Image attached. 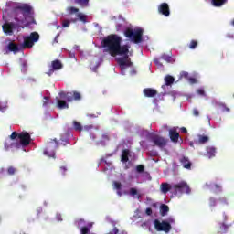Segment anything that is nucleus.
Listing matches in <instances>:
<instances>
[{
    "label": "nucleus",
    "instance_id": "obj_4",
    "mask_svg": "<svg viewBox=\"0 0 234 234\" xmlns=\"http://www.w3.org/2000/svg\"><path fill=\"white\" fill-rule=\"evenodd\" d=\"M173 195H191V187L186 181H180L177 184H172Z\"/></svg>",
    "mask_w": 234,
    "mask_h": 234
},
{
    "label": "nucleus",
    "instance_id": "obj_12",
    "mask_svg": "<svg viewBox=\"0 0 234 234\" xmlns=\"http://www.w3.org/2000/svg\"><path fill=\"white\" fill-rule=\"evenodd\" d=\"M130 48H131L130 45L126 44V45L122 46V44H119L113 53V57L114 56H123V54H129Z\"/></svg>",
    "mask_w": 234,
    "mask_h": 234
},
{
    "label": "nucleus",
    "instance_id": "obj_17",
    "mask_svg": "<svg viewBox=\"0 0 234 234\" xmlns=\"http://www.w3.org/2000/svg\"><path fill=\"white\" fill-rule=\"evenodd\" d=\"M143 94L145 98H154L158 94V91L153 88H145L143 90Z\"/></svg>",
    "mask_w": 234,
    "mask_h": 234
},
{
    "label": "nucleus",
    "instance_id": "obj_9",
    "mask_svg": "<svg viewBox=\"0 0 234 234\" xmlns=\"http://www.w3.org/2000/svg\"><path fill=\"white\" fill-rule=\"evenodd\" d=\"M123 58H117V63L121 69V70H125L128 67H133V62H131V58H129V53L122 54Z\"/></svg>",
    "mask_w": 234,
    "mask_h": 234
},
{
    "label": "nucleus",
    "instance_id": "obj_34",
    "mask_svg": "<svg viewBox=\"0 0 234 234\" xmlns=\"http://www.w3.org/2000/svg\"><path fill=\"white\" fill-rule=\"evenodd\" d=\"M218 202L220 206H228V199L226 197H219Z\"/></svg>",
    "mask_w": 234,
    "mask_h": 234
},
{
    "label": "nucleus",
    "instance_id": "obj_29",
    "mask_svg": "<svg viewBox=\"0 0 234 234\" xmlns=\"http://www.w3.org/2000/svg\"><path fill=\"white\" fill-rule=\"evenodd\" d=\"M73 129H75L79 133H81V131H83V126L78 121H73Z\"/></svg>",
    "mask_w": 234,
    "mask_h": 234
},
{
    "label": "nucleus",
    "instance_id": "obj_36",
    "mask_svg": "<svg viewBox=\"0 0 234 234\" xmlns=\"http://www.w3.org/2000/svg\"><path fill=\"white\" fill-rule=\"evenodd\" d=\"M27 69H28V63H27V61H23L21 63V71L27 72Z\"/></svg>",
    "mask_w": 234,
    "mask_h": 234
},
{
    "label": "nucleus",
    "instance_id": "obj_5",
    "mask_svg": "<svg viewBox=\"0 0 234 234\" xmlns=\"http://www.w3.org/2000/svg\"><path fill=\"white\" fill-rule=\"evenodd\" d=\"M39 41V33L32 32L30 36L24 37V42L22 44L23 48H32L35 43Z\"/></svg>",
    "mask_w": 234,
    "mask_h": 234
},
{
    "label": "nucleus",
    "instance_id": "obj_40",
    "mask_svg": "<svg viewBox=\"0 0 234 234\" xmlns=\"http://www.w3.org/2000/svg\"><path fill=\"white\" fill-rule=\"evenodd\" d=\"M136 171L137 173H144V171H145V166L139 165L136 166Z\"/></svg>",
    "mask_w": 234,
    "mask_h": 234
},
{
    "label": "nucleus",
    "instance_id": "obj_28",
    "mask_svg": "<svg viewBox=\"0 0 234 234\" xmlns=\"http://www.w3.org/2000/svg\"><path fill=\"white\" fill-rule=\"evenodd\" d=\"M226 3H228V0H212V5L216 7H220Z\"/></svg>",
    "mask_w": 234,
    "mask_h": 234
},
{
    "label": "nucleus",
    "instance_id": "obj_8",
    "mask_svg": "<svg viewBox=\"0 0 234 234\" xmlns=\"http://www.w3.org/2000/svg\"><path fill=\"white\" fill-rule=\"evenodd\" d=\"M154 227L156 229V231H165V233H169L171 231L172 228L171 223L167 221H162L158 219L154 220Z\"/></svg>",
    "mask_w": 234,
    "mask_h": 234
},
{
    "label": "nucleus",
    "instance_id": "obj_19",
    "mask_svg": "<svg viewBox=\"0 0 234 234\" xmlns=\"http://www.w3.org/2000/svg\"><path fill=\"white\" fill-rule=\"evenodd\" d=\"M172 187H173V184L169 185L168 183H162L160 186V189L164 193V195H167V193H169V191H171V193H173Z\"/></svg>",
    "mask_w": 234,
    "mask_h": 234
},
{
    "label": "nucleus",
    "instance_id": "obj_26",
    "mask_svg": "<svg viewBox=\"0 0 234 234\" xmlns=\"http://www.w3.org/2000/svg\"><path fill=\"white\" fill-rule=\"evenodd\" d=\"M165 82L166 87L173 85V83H175V77H173L171 75H166L165 77Z\"/></svg>",
    "mask_w": 234,
    "mask_h": 234
},
{
    "label": "nucleus",
    "instance_id": "obj_60",
    "mask_svg": "<svg viewBox=\"0 0 234 234\" xmlns=\"http://www.w3.org/2000/svg\"><path fill=\"white\" fill-rule=\"evenodd\" d=\"M231 25L232 27H234V19L231 21Z\"/></svg>",
    "mask_w": 234,
    "mask_h": 234
},
{
    "label": "nucleus",
    "instance_id": "obj_15",
    "mask_svg": "<svg viewBox=\"0 0 234 234\" xmlns=\"http://www.w3.org/2000/svg\"><path fill=\"white\" fill-rule=\"evenodd\" d=\"M4 147H5V151H10L14 148L19 149L20 144L17 142H12V140L7 139L4 144Z\"/></svg>",
    "mask_w": 234,
    "mask_h": 234
},
{
    "label": "nucleus",
    "instance_id": "obj_58",
    "mask_svg": "<svg viewBox=\"0 0 234 234\" xmlns=\"http://www.w3.org/2000/svg\"><path fill=\"white\" fill-rule=\"evenodd\" d=\"M168 221H169V222H171V223L173 224V223L175 222V219H173V218H169V219H168Z\"/></svg>",
    "mask_w": 234,
    "mask_h": 234
},
{
    "label": "nucleus",
    "instance_id": "obj_43",
    "mask_svg": "<svg viewBox=\"0 0 234 234\" xmlns=\"http://www.w3.org/2000/svg\"><path fill=\"white\" fill-rule=\"evenodd\" d=\"M131 197H136L138 195V190L136 188H130Z\"/></svg>",
    "mask_w": 234,
    "mask_h": 234
},
{
    "label": "nucleus",
    "instance_id": "obj_31",
    "mask_svg": "<svg viewBox=\"0 0 234 234\" xmlns=\"http://www.w3.org/2000/svg\"><path fill=\"white\" fill-rule=\"evenodd\" d=\"M218 107L221 109L223 112H229L230 109L226 106L225 103H218Z\"/></svg>",
    "mask_w": 234,
    "mask_h": 234
},
{
    "label": "nucleus",
    "instance_id": "obj_55",
    "mask_svg": "<svg viewBox=\"0 0 234 234\" xmlns=\"http://www.w3.org/2000/svg\"><path fill=\"white\" fill-rule=\"evenodd\" d=\"M92 125H86L84 126V131H90V129H92Z\"/></svg>",
    "mask_w": 234,
    "mask_h": 234
},
{
    "label": "nucleus",
    "instance_id": "obj_30",
    "mask_svg": "<svg viewBox=\"0 0 234 234\" xmlns=\"http://www.w3.org/2000/svg\"><path fill=\"white\" fill-rule=\"evenodd\" d=\"M209 137L207 135H198V144H207Z\"/></svg>",
    "mask_w": 234,
    "mask_h": 234
},
{
    "label": "nucleus",
    "instance_id": "obj_35",
    "mask_svg": "<svg viewBox=\"0 0 234 234\" xmlns=\"http://www.w3.org/2000/svg\"><path fill=\"white\" fill-rule=\"evenodd\" d=\"M161 59H163L164 61H166V63H171V56L169 55L163 54L161 56Z\"/></svg>",
    "mask_w": 234,
    "mask_h": 234
},
{
    "label": "nucleus",
    "instance_id": "obj_2",
    "mask_svg": "<svg viewBox=\"0 0 234 234\" xmlns=\"http://www.w3.org/2000/svg\"><path fill=\"white\" fill-rule=\"evenodd\" d=\"M118 45H122V37L116 34L107 36L101 43V47L104 48V52H109L112 56H114Z\"/></svg>",
    "mask_w": 234,
    "mask_h": 234
},
{
    "label": "nucleus",
    "instance_id": "obj_21",
    "mask_svg": "<svg viewBox=\"0 0 234 234\" xmlns=\"http://www.w3.org/2000/svg\"><path fill=\"white\" fill-rule=\"evenodd\" d=\"M18 10H21L24 14H31L32 12V6H30L28 4H24L17 7Z\"/></svg>",
    "mask_w": 234,
    "mask_h": 234
},
{
    "label": "nucleus",
    "instance_id": "obj_38",
    "mask_svg": "<svg viewBox=\"0 0 234 234\" xmlns=\"http://www.w3.org/2000/svg\"><path fill=\"white\" fill-rule=\"evenodd\" d=\"M70 23H72V21L64 19V20L62 21V27H63V28H67V27H70Z\"/></svg>",
    "mask_w": 234,
    "mask_h": 234
},
{
    "label": "nucleus",
    "instance_id": "obj_1",
    "mask_svg": "<svg viewBox=\"0 0 234 234\" xmlns=\"http://www.w3.org/2000/svg\"><path fill=\"white\" fill-rule=\"evenodd\" d=\"M58 97H56L57 101V107L58 109L63 110V109H69V103L75 101L81 100V94L78 91H72V92H65L61 91L58 93ZM67 101L69 103H67Z\"/></svg>",
    "mask_w": 234,
    "mask_h": 234
},
{
    "label": "nucleus",
    "instance_id": "obj_6",
    "mask_svg": "<svg viewBox=\"0 0 234 234\" xmlns=\"http://www.w3.org/2000/svg\"><path fill=\"white\" fill-rule=\"evenodd\" d=\"M67 12L69 16H72L73 14H77V18H71V23H77L78 19L79 21H81V23H87V15L83 13H78L80 12V9L77 7L69 6L67 8Z\"/></svg>",
    "mask_w": 234,
    "mask_h": 234
},
{
    "label": "nucleus",
    "instance_id": "obj_16",
    "mask_svg": "<svg viewBox=\"0 0 234 234\" xmlns=\"http://www.w3.org/2000/svg\"><path fill=\"white\" fill-rule=\"evenodd\" d=\"M15 27H16V24H14L12 22L11 23H5L2 27L5 34H9V36H12Z\"/></svg>",
    "mask_w": 234,
    "mask_h": 234
},
{
    "label": "nucleus",
    "instance_id": "obj_11",
    "mask_svg": "<svg viewBox=\"0 0 234 234\" xmlns=\"http://www.w3.org/2000/svg\"><path fill=\"white\" fill-rule=\"evenodd\" d=\"M18 140L20 142L19 145H22V147H28V145H30V142H32V138L28 132H21L19 133Z\"/></svg>",
    "mask_w": 234,
    "mask_h": 234
},
{
    "label": "nucleus",
    "instance_id": "obj_42",
    "mask_svg": "<svg viewBox=\"0 0 234 234\" xmlns=\"http://www.w3.org/2000/svg\"><path fill=\"white\" fill-rule=\"evenodd\" d=\"M60 140H61L62 145H67V144H70V140L68 137L66 138L61 137Z\"/></svg>",
    "mask_w": 234,
    "mask_h": 234
},
{
    "label": "nucleus",
    "instance_id": "obj_27",
    "mask_svg": "<svg viewBox=\"0 0 234 234\" xmlns=\"http://www.w3.org/2000/svg\"><path fill=\"white\" fill-rule=\"evenodd\" d=\"M160 213H161L162 217H165V215H167V213H169V206H167L165 204H162L160 206Z\"/></svg>",
    "mask_w": 234,
    "mask_h": 234
},
{
    "label": "nucleus",
    "instance_id": "obj_51",
    "mask_svg": "<svg viewBox=\"0 0 234 234\" xmlns=\"http://www.w3.org/2000/svg\"><path fill=\"white\" fill-rule=\"evenodd\" d=\"M215 188L217 189V191H218L219 193L222 191V186L218 184H215Z\"/></svg>",
    "mask_w": 234,
    "mask_h": 234
},
{
    "label": "nucleus",
    "instance_id": "obj_24",
    "mask_svg": "<svg viewBox=\"0 0 234 234\" xmlns=\"http://www.w3.org/2000/svg\"><path fill=\"white\" fill-rule=\"evenodd\" d=\"M7 48L9 52H14L15 54H16V52H19V46H17V44L14 42H10L7 46Z\"/></svg>",
    "mask_w": 234,
    "mask_h": 234
},
{
    "label": "nucleus",
    "instance_id": "obj_47",
    "mask_svg": "<svg viewBox=\"0 0 234 234\" xmlns=\"http://www.w3.org/2000/svg\"><path fill=\"white\" fill-rule=\"evenodd\" d=\"M59 171H60V175L64 176L67 173V167L60 166Z\"/></svg>",
    "mask_w": 234,
    "mask_h": 234
},
{
    "label": "nucleus",
    "instance_id": "obj_3",
    "mask_svg": "<svg viewBox=\"0 0 234 234\" xmlns=\"http://www.w3.org/2000/svg\"><path fill=\"white\" fill-rule=\"evenodd\" d=\"M124 36L133 43L138 45V43H142V41H144V29L135 28L133 30V28L128 27L124 31Z\"/></svg>",
    "mask_w": 234,
    "mask_h": 234
},
{
    "label": "nucleus",
    "instance_id": "obj_50",
    "mask_svg": "<svg viewBox=\"0 0 234 234\" xmlns=\"http://www.w3.org/2000/svg\"><path fill=\"white\" fill-rule=\"evenodd\" d=\"M146 215L151 216L153 215V209L151 207L146 208L145 210Z\"/></svg>",
    "mask_w": 234,
    "mask_h": 234
},
{
    "label": "nucleus",
    "instance_id": "obj_56",
    "mask_svg": "<svg viewBox=\"0 0 234 234\" xmlns=\"http://www.w3.org/2000/svg\"><path fill=\"white\" fill-rule=\"evenodd\" d=\"M181 132L186 134L187 133V128L182 127Z\"/></svg>",
    "mask_w": 234,
    "mask_h": 234
},
{
    "label": "nucleus",
    "instance_id": "obj_59",
    "mask_svg": "<svg viewBox=\"0 0 234 234\" xmlns=\"http://www.w3.org/2000/svg\"><path fill=\"white\" fill-rule=\"evenodd\" d=\"M114 233L118 234V229L117 228L114 229Z\"/></svg>",
    "mask_w": 234,
    "mask_h": 234
},
{
    "label": "nucleus",
    "instance_id": "obj_33",
    "mask_svg": "<svg viewBox=\"0 0 234 234\" xmlns=\"http://www.w3.org/2000/svg\"><path fill=\"white\" fill-rule=\"evenodd\" d=\"M197 47H198V42L197 40H191L189 44V48H191L192 50H195Z\"/></svg>",
    "mask_w": 234,
    "mask_h": 234
},
{
    "label": "nucleus",
    "instance_id": "obj_41",
    "mask_svg": "<svg viewBox=\"0 0 234 234\" xmlns=\"http://www.w3.org/2000/svg\"><path fill=\"white\" fill-rule=\"evenodd\" d=\"M113 186H114L115 189H117V191H120V189H122V183H120L118 181H114Z\"/></svg>",
    "mask_w": 234,
    "mask_h": 234
},
{
    "label": "nucleus",
    "instance_id": "obj_23",
    "mask_svg": "<svg viewBox=\"0 0 234 234\" xmlns=\"http://www.w3.org/2000/svg\"><path fill=\"white\" fill-rule=\"evenodd\" d=\"M206 151L207 158H213L215 157V154L217 153V148H215L214 146H207Z\"/></svg>",
    "mask_w": 234,
    "mask_h": 234
},
{
    "label": "nucleus",
    "instance_id": "obj_13",
    "mask_svg": "<svg viewBox=\"0 0 234 234\" xmlns=\"http://www.w3.org/2000/svg\"><path fill=\"white\" fill-rule=\"evenodd\" d=\"M169 137L171 142L174 144H178V140L180 139V133H178L176 127H173L169 130Z\"/></svg>",
    "mask_w": 234,
    "mask_h": 234
},
{
    "label": "nucleus",
    "instance_id": "obj_14",
    "mask_svg": "<svg viewBox=\"0 0 234 234\" xmlns=\"http://www.w3.org/2000/svg\"><path fill=\"white\" fill-rule=\"evenodd\" d=\"M158 12L159 14H162V16H165V17H169L171 11L169 10V5L167 3H162L158 6Z\"/></svg>",
    "mask_w": 234,
    "mask_h": 234
},
{
    "label": "nucleus",
    "instance_id": "obj_57",
    "mask_svg": "<svg viewBox=\"0 0 234 234\" xmlns=\"http://www.w3.org/2000/svg\"><path fill=\"white\" fill-rule=\"evenodd\" d=\"M57 218H58V220H63V219L61 218V215H59V214L57 215Z\"/></svg>",
    "mask_w": 234,
    "mask_h": 234
},
{
    "label": "nucleus",
    "instance_id": "obj_52",
    "mask_svg": "<svg viewBox=\"0 0 234 234\" xmlns=\"http://www.w3.org/2000/svg\"><path fill=\"white\" fill-rule=\"evenodd\" d=\"M193 115H194V116H200V112H198L197 109H194V110H193Z\"/></svg>",
    "mask_w": 234,
    "mask_h": 234
},
{
    "label": "nucleus",
    "instance_id": "obj_45",
    "mask_svg": "<svg viewBox=\"0 0 234 234\" xmlns=\"http://www.w3.org/2000/svg\"><path fill=\"white\" fill-rule=\"evenodd\" d=\"M197 93L199 94V96H206V91L204 90V89H198L197 90Z\"/></svg>",
    "mask_w": 234,
    "mask_h": 234
},
{
    "label": "nucleus",
    "instance_id": "obj_25",
    "mask_svg": "<svg viewBox=\"0 0 234 234\" xmlns=\"http://www.w3.org/2000/svg\"><path fill=\"white\" fill-rule=\"evenodd\" d=\"M229 229V225H227L226 223H220L219 229L218 230V234H225Z\"/></svg>",
    "mask_w": 234,
    "mask_h": 234
},
{
    "label": "nucleus",
    "instance_id": "obj_61",
    "mask_svg": "<svg viewBox=\"0 0 234 234\" xmlns=\"http://www.w3.org/2000/svg\"><path fill=\"white\" fill-rule=\"evenodd\" d=\"M118 195H120V197L122 196V192H118Z\"/></svg>",
    "mask_w": 234,
    "mask_h": 234
},
{
    "label": "nucleus",
    "instance_id": "obj_20",
    "mask_svg": "<svg viewBox=\"0 0 234 234\" xmlns=\"http://www.w3.org/2000/svg\"><path fill=\"white\" fill-rule=\"evenodd\" d=\"M130 154H131V151L129 149L122 150V154L121 155V162H123V163L129 162Z\"/></svg>",
    "mask_w": 234,
    "mask_h": 234
},
{
    "label": "nucleus",
    "instance_id": "obj_48",
    "mask_svg": "<svg viewBox=\"0 0 234 234\" xmlns=\"http://www.w3.org/2000/svg\"><path fill=\"white\" fill-rule=\"evenodd\" d=\"M181 78H189V73L186 71H183L180 74Z\"/></svg>",
    "mask_w": 234,
    "mask_h": 234
},
{
    "label": "nucleus",
    "instance_id": "obj_37",
    "mask_svg": "<svg viewBox=\"0 0 234 234\" xmlns=\"http://www.w3.org/2000/svg\"><path fill=\"white\" fill-rule=\"evenodd\" d=\"M90 233V229L89 227H82L80 229V234H89Z\"/></svg>",
    "mask_w": 234,
    "mask_h": 234
},
{
    "label": "nucleus",
    "instance_id": "obj_54",
    "mask_svg": "<svg viewBox=\"0 0 234 234\" xmlns=\"http://www.w3.org/2000/svg\"><path fill=\"white\" fill-rule=\"evenodd\" d=\"M154 63L155 65H159L160 67H162V63H160V59H158V58H155V59L154 60Z\"/></svg>",
    "mask_w": 234,
    "mask_h": 234
},
{
    "label": "nucleus",
    "instance_id": "obj_22",
    "mask_svg": "<svg viewBox=\"0 0 234 234\" xmlns=\"http://www.w3.org/2000/svg\"><path fill=\"white\" fill-rule=\"evenodd\" d=\"M51 67L53 70H61V69H63V64L61 63V60L56 59L51 62Z\"/></svg>",
    "mask_w": 234,
    "mask_h": 234
},
{
    "label": "nucleus",
    "instance_id": "obj_46",
    "mask_svg": "<svg viewBox=\"0 0 234 234\" xmlns=\"http://www.w3.org/2000/svg\"><path fill=\"white\" fill-rule=\"evenodd\" d=\"M7 173H8V175H15V173H16V168H14L13 166L9 167V168L7 169Z\"/></svg>",
    "mask_w": 234,
    "mask_h": 234
},
{
    "label": "nucleus",
    "instance_id": "obj_10",
    "mask_svg": "<svg viewBox=\"0 0 234 234\" xmlns=\"http://www.w3.org/2000/svg\"><path fill=\"white\" fill-rule=\"evenodd\" d=\"M53 142H55V146L53 149H51L52 144H48L47 148L44 150L45 156H48L49 158H56V149L59 147V142H58V139H54Z\"/></svg>",
    "mask_w": 234,
    "mask_h": 234
},
{
    "label": "nucleus",
    "instance_id": "obj_53",
    "mask_svg": "<svg viewBox=\"0 0 234 234\" xmlns=\"http://www.w3.org/2000/svg\"><path fill=\"white\" fill-rule=\"evenodd\" d=\"M54 70H56V69H54V68L50 69L47 72L48 76L53 75V74H54Z\"/></svg>",
    "mask_w": 234,
    "mask_h": 234
},
{
    "label": "nucleus",
    "instance_id": "obj_49",
    "mask_svg": "<svg viewBox=\"0 0 234 234\" xmlns=\"http://www.w3.org/2000/svg\"><path fill=\"white\" fill-rule=\"evenodd\" d=\"M43 105L44 107L48 105V97L45 96L43 99Z\"/></svg>",
    "mask_w": 234,
    "mask_h": 234
},
{
    "label": "nucleus",
    "instance_id": "obj_62",
    "mask_svg": "<svg viewBox=\"0 0 234 234\" xmlns=\"http://www.w3.org/2000/svg\"><path fill=\"white\" fill-rule=\"evenodd\" d=\"M192 81H195V79H191Z\"/></svg>",
    "mask_w": 234,
    "mask_h": 234
},
{
    "label": "nucleus",
    "instance_id": "obj_7",
    "mask_svg": "<svg viewBox=\"0 0 234 234\" xmlns=\"http://www.w3.org/2000/svg\"><path fill=\"white\" fill-rule=\"evenodd\" d=\"M149 140L153 147H159V149H164V147L167 145V140L158 134L150 135Z\"/></svg>",
    "mask_w": 234,
    "mask_h": 234
},
{
    "label": "nucleus",
    "instance_id": "obj_18",
    "mask_svg": "<svg viewBox=\"0 0 234 234\" xmlns=\"http://www.w3.org/2000/svg\"><path fill=\"white\" fill-rule=\"evenodd\" d=\"M179 162L183 165L184 169H191V165H193V164L189 160V157H186V155H182L179 158Z\"/></svg>",
    "mask_w": 234,
    "mask_h": 234
},
{
    "label": "nucleus",
    "instance_id": "obj_44",
    "mask_svg": "<svg viewBox=\"0 0 234 234\" xmlns=\"http://www.w3.org/2000/svg\"><path fill=\"white\" fill-rule=\"evenodd\" d=\"M11 140H16V138L19 139V133L17 132H13L10 135Z\"/></svg>",
    "mask_w": 234,
    "mask_h": 234
},
{
    "label": "nucleus",
    "instance_id": "obj_32",
    "mask_svg": "<svg viewBox=\"0 0 234 234\" xmlns=\"http://www.w3.org/2000/svg\"><path fill=\"white\" fill-rule=\"evenodd\" d=\"M76 3L80 6H89V0H77Z\"/></svg>",
    "mask_w": 234,
    "mask_h": 234
},
{
    "label": "nucleus",
    "instance_id": "obj_39",
    "mask_svg": "<svg viewBox=\"0 0 234 234\" xmlns=\"http://www.w3.org/2000/svg\"><path fill=\"white\" fill-rule=\"evenodd\" d=\"M209 206L210 207H215V206H217V199L215 197L209 198Z\"/></svg>",
    "mask_w": 234,
    "mask_h": 234
}]
</instances>
